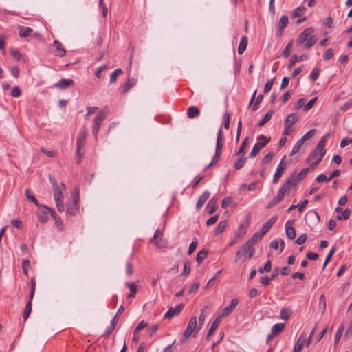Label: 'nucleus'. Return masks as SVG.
<instances>
[{
	"label": "nucleus",
	"mask_w": 352,
	"mask_h": 352,
	"mask_svg": "<svg viewBox=\"0 0 352 352\" xmlns=\"http://www.w3.org/2000/svg\"><path fill=\"white\" fill-rule=\"evenodd\" d=\"M50 182L52 186L54 199L58 212H62L65 210L63 202V192L66 190V186L63 183L60 184L51 175L49 176Z\"/></svg>",
	"instance_id": "obj_1"
},
{
	"label": "nucleus",
	"mask_w": 352,
	"mask_h": 352,
	"mask_svg": "<svg viewBox=\"0 0 352 352\" xmlns=\"http://www.w3.org/2000/svg\"><path fill=\"white\" fill-rule=\"evenodd\" d=\"M295 186V177L294 175L288 179L282 185L279 189L277 195L269 203L267 208H271L273 206L277 205L280 201H282L285 195L287 190H290L292 186Z\"/></svg>",
	"instance_id": "obj_2"
},
{
	"label": "nucleus",
	"mask_w": 352,
	"mask_h": 352,
	"mask_svg": "<svg viewBox=\"0 0 352 352\" xmlns=\"http://www.w3.org/2000/svg\"><path fill=\"white\" fill-rule=\"evenodd\" d=\"M86 138L87 132L85 131H81L77 137L75 151V157L77 164H80L82 161Z\"/></svg>",
	"instance_id": "obj_3"
},
{
	"label": "nucleus",
	"mask_w": 352,
	"mask_h": 352,
	"mask_svg": "<svg viewBox=\"0 0 352 352\" xmlns=\"http://www.w3.org/2000/svg\"><path fill=\"white\" fill-rule=\"evenodd\" d=\"M327 135H324L318 143L315 149L309 154L307 160V162L316 160L318 157H321V160L326 154V150L324 149L325 143L327 140Z\"/></svg>",
	"instance_id": "obj_4"
},
{
	"label": "nucleus",
	"mask_w": 352,
	"mask_h": 352,
	"mask_svg": "<svg viewBox=\"0 0 352 352\" xmlns=\"http://www.w3.org/2000/svg\"><path fill=\"white\" fill-rule=\"evenodd\" d=\"M270 142V138L263 135H258L257 137V142L254 145L249 154V157L251 159L254 158L258 154L261 149L264 148Z\"/></svg>",
	"instance_id": "obj_5"
},
{
	"label": "nucleus",
	"mask_w": 352,
	"mask_h": 352,
	"mask_svg": "<svg viewBox=\"0 0 352 352\" xmlns=\"http://www.w3.org/2000/svg\"><path fill=\"white\" fill-rule=\"evenodd\" d=\"M254 254V246L247 241L243 245L241 248L236 252L234 262L236 263L243 256H247L248 258H251L253 257Z\"/></svg>",
	"instance_id": "obj_6"
},
{
	"label": "nucleus",
	"mask_w": 352,
	"mask_h": 352,
	"mask_svg": "<svg viewBox=\"0 0 352 352\" xmlns=\"http://www.w3.org/2000/svg\"><path fill=\"white\" fill-rule=\"evenodd\" d=\"M200 329V326L197 325V317H191L188 323L187 328L184 333V340L188 339L193 333H195L193 336L195 337Z\"/></svg>",
	"instance_id": "obj_7"
},
{
	"label": "nucleus",
	"mask_w": 352,
	"mask_h": 352,
	"mask_svg": "<svg viewBox=\"0 0 352 352\" xmlns=\"http://www.w3.org/2000/svg\"><path fill=\"white\" fill-rule=\"evenodd\" d=\"M52 47H54V55L58 57H63L66 54V50L63 47V44L58 40H55L52 45Z\"/></svg>",
	"instance_id": "obj_8"
},
{
	"label": "nucleus",
	"mask_w": 352,
	"mask_h": 352,
	"mask_svg": "<svg viewBox=\"0 0 352 352\" xmlns=\"http://www.w3.org/2000/svg\"><path fill=\"white\" fill-rule=\"evenodd\" d=\"M184 305L181 303L175 307H170L164 316V319H170L175 316H177L183 309Z\"/></svg>",
	"instance_id": "obj_9"
},
{
	"label": "nucleus",
	"mask_w": 352,
	"mask_h": 352,
	"mask_svg": "<svg viewBox=\"0 0 352 352\" xmlns=\"http://www.w3.org/2000/svg\"><path fill=\"white\" fill-rule=\"evenodd\" d=\"M314 28L312 27L305 29L298 36L296 40V44L298 45H302L307 38L314 33Z\"/></svg>",
	"instance_id": "obj_10"
},
{
	"label": "nucleus",
	"mask_w": 352,
	"mask_h": 352,
	"mask_svg": "<svg viewBox=\"0 0 352 352\" xmlns=\"http://www.w3.org/2000/svg\"><path fill=\"white\" fill-rule=\"evenodd\" d=\"M239 303V300L237 298H233L228 306L226 307L221 313V314L219 316L221 318L228 316L229 314H230L236 308V305Z\"/></svg>",
	"instance_id": "obj_11"
},
{
	"label": "nucleus",
	"mask_w": 352,
	"mask_h": 352,
	"mask_svg": "<svg viewBox=\"0 0 352 352\" xmlns=\"http://www.w3.org/2000/svg\"><path fill=\"white\" fill-rule=\"evenodd\" d=\"M107 115L102 111H100L97 114L94 120V126L93 129V132L95 136H96L97 135L100 124L102 122V121L105 119Z\"/></svg>",
	"instance_id": "obj_12"
},
{
	"label": "nucleus",
	"mask_w": 352,
	"mask_h": 352,
	"mask_svg": "<svg viewBox=\"0 0 352 352\" xmlns=\"http://www.w3.org/2000/svg\"><path fill=\"white\" fill-rule=\"evenodd\" d=\"M277 219L276 216H274L270 218L261 228V229L258 231V232L263 236L271 229L273 225L275 223Z\"/></svg>",
	"instance_id": "obj_13"
},
{
	"label": "nucleus",
	"mask_w": 352,
	"mask_h": 352,
	"mask_svg": "<svg viewBox=\"0 0 352 352\" xmlns=\"http://www.w3.org/2000/svg\"><path fill=\"white\" fill-rule=\"evenodd\" d=\"M284 158L281 160V162L278 164L276 172L273 176V183L276 184L278 182L279 179L281 177L283 174L285 167L283 164Z\"/></svg>",
	"instance_id": "obj_14"
},
{
	"label": "nucleus",
	"mask_w": 352,
	"mask_h": 352,
	"mask_svg": "<svg viewBox=\"0 0 352 352\" xmlns=\"http://www.w3.org/2000/svg\"><path fill=\"white\" fill-rule=\"evenodd\" d=\"M293 221H288L285 224V232L287 234V236L289 239H294L296 237V231L294 228L293 227Z\"/></svg>",
	"instance_id": "obj_15"
},
{
	"label": "nucleus",
	"mask_w": 352,
	"mask_h": 352,
	"mask_svg": "<svg viewBox=\"0 0 352 352\" xmlns=\"http://www.w3.org/2000/svg\"><path fill=\"white\" fill-rule=\"evenodd\" d=\"M217 197L214 196L208 203L206 208L208 210V213L209 214H212L213 213L215 212L217 210Z\"/></svg>",
	"instance_id": "obj_16"
},
{
	"label": "nucleus",
	"mask_w": 352,
	"mask_h": 352,
	"mask_svg": "<svg viewBox=\"0 0 352 352\" xmlns=\"http://www.w3.org/2000/svg\"><path fill=\"white\" fill-rule=\"evenodd\" d=\"M162 235V231L160 229H157L155 232L154 236L152 239H151V242L153 243L154 245L157 246L158 248L164 247V243L162 242V240L157 241V239Z\"/></svg>",
	"instance_id": "obj_17"
},
{
	"label": "nucleus",
	"mask_w": 352,
	"mask_h": 352,
	"mask_svg": "<svg viewBox=\"0 0 352 352\" xmlns=\"http://www.w3.org/2000/svg\"><path fill=\"white\" fill-rule=\"evenodd\" d=\"M210 197V192L208 191H204L203 194L199 197L196 208L197 210H200L204 205L205 202Z\"/></svg>",
	"instance_id": "obj_18"
},
{
	"label": "nucleus",
	"mask_w": 352,
	"mask_h": 352,
	"mask_svg": "<svg viewBox=\"0 0 352 352\" xmlns=\"http://www.w3.org/2000/svg\"><path fill=\"white\" fill-rule=\"evenodd\" d=\"M200 115L199 109L195 106H190L187 109V116L190 119L198 117Z\"/></svg>",
	"instance_id": "obj_19"
},
{
	"label": "nucleus",
	"mask_w": 352,
	"mask_h": 352,
	"mask_svg": "<svg viewBox=\"0 0 352 352\" xmlns=\"http://www.w3.org/2000/svg\"><path fill=\"white\" fill-rule=\"evenodd\" d=\"M221 316H218L214 320V322L212 323L211 324V327L207 333V336H206V339H209V338L212 335V333L216 331V329H217L219 324V322L221 321Z\"/></svg>",
	"instance_id": "obj_20"
},
{
	"label": "nucleus",
	"mask_w": 352,
	"mask_h": 352,
	"mask_svg": "<svg viewBox=\"0 0 352 352\" xmlns=\"http://www.w3.org/2000/svg\"><path fill=\"white\" fill-rule=\"evenodd\" d=\"M292 314V309L290 307H283L280 309V317L284 320H288Z\"/></svg>",
	"instance_id": "obj_21"
},
{
	"label": "nucleus",
	"mask_w": 352,
	"mask_h": 352,
	"mask_svg": "<svg viewBox=\"0 0 352 352\" xmlns=\"http://www.w3.org/2000/svg\"><path fill=\"white\" fill-rule=\"evenodd\" d=\"M305 345L306 346V339L304 338L303 335H301L300 336L297 342H296L294 349L297 351L301 352Z\"/></svg>",
	"instance_id": "obj_22"
},
{
	"label": "nucleus",
	"mask_w": 352,
	"mask_h": 352,
	"mask_svg": "<svg viewBox=\"0 0 352 352\" xmlns=\"http://www.w3.org/2000/svg\"><path fill=\"white\" fill-rule=\"evenodd\" d=\"M289 22L288 17L286 15L281 16L278 21V32L279 34L281 35L283 30L286 28Z\"/></svg>",
	"instance_id": "obj_23"
},
{
	"label": "nucleus",
	"mask_w": 352,
	"mask_h": 352,
	"mask_svg": "<svg viewBox=\"0 0 352 352\" xmlns=\"http://www.w3.org/2000/svg\"><path fill=\"white\" fill-rule=\"evenodd\" d=\"M248 43V39L246 36H243L241 38L239 45L238 47V53L242 54L247 48Z\"/></svg>",
	"instance_id": "obj_24"
},
{
	"label": "nucleus",
	"mask_w": 352,
	"mask_h": 352,
	"mask_svg": "<svg viewBox=\"0 0 352 352\" xmlns=\"http://www.w3.org/2000/svg\"><path fill=\"white\" fill-rule=\"evenodd\" d=\"M32 31L33 30L30 27H25L21 25L19 27V36L23 38L30 36Z\"/></svg>",
	"instance_id": "obj_25"
},
{
	"label": "nucleus",
	"mask_w": 352,
	"mask_h": 352,
	"mask_svg": "<svg viewBox=\"0 0 352 352\" xmlns=\"http://www.w3.org/2000/svg\"><path fill=\"white\" fill-rule=\"evenodd\" d=\"M309 171V168H304L302 169L298 175H296L295 173H292L289 178H291L294 175L295 177V186L296 185L297 181H300L307 175Z\"/></svg>",
	"instance_id": "obj_26"
},
{
	"label": "nucleus",
	"mask_w": 352,
	"mask_h": 352,
	"mask_svg": "<svg viewBox=\"0 0 352 352\" xmlns=\"http://www.w3.org/2000/svg\"><path fill=\"white\" fill-rule=\"evenodd\" d=\"M247 232V227L243 225H241L237 230L235 232L234 237L236 240H241L245 234Z\"/></svg>",
	"instance_id": "obj_27"
},
{
	"label": "nucleus",
	"mask_w": 352,
	"mask_h": 352,
	"mask_svg": "<svg viewBox=\"0 0 352 352\" xmlns=\"http://www.w3.org/2000/svg\"><path fill=\"white\" fill-rule=\"evenodd\" d=\"M47 213H50L52 214V216L54 217L55 219H56V217L55 216V212L51 208H50L48 207H45L44 214L39 215V217H38L39 221L41 223H45L48 220V218L45 215Z\"/></svg>",
	"instance_id": "obj_28"
},
{
	"label": "nucleus",
	"mask_w": 352,
	"mask_h": 352,
	"mask_svg": "<svg viewBox=\"0 0 352 352\" xmlns=\"http://www.w3.org/2000/svg\"><path fill=\"white\" fill-rule=\"evenodd\" d=\"M73 83V80L72 79H61L57 83H56V87L58 89H65L67 86L72 85Z\"/></svg>",
	"instance_id": "obj_29"
},
{
	"label": "nucleus",
	"mask_w": 352,
	"mask_h": 352,
	"mask_svg": "<svg viewBox=\"0 0 352 352\" xmlns=\"http://www.w3.org/2000/svg\"><path fill=\"white\" fill-rule=\"evenodd\" d=\"M298 120V116L295 113H291L287 116L285 120V125L287 126H292Z\"/></svg>",
	"instance_id": "obj_30"
},
{
	"label": "nucleus",
	"mask_w": 352,
	"mask_h": 352,
	"mask_svg": "<svg viewBox=\"0 0 352 352\" xmlns=\"http://www.w3.org/2000/svg\"><path fill=\"white\" fill-rule=\"evenodd\" d=\"M285 325L284 323H276L272 328V335L277 336L280 334L284 329Z\"/></svg>",
	"instance_id": "obj_31"
},
{
	"label": "nucleus",
	"mask_w": 352,
	"mask_h": 352,
	"mask_svg": "<svg viewBox=\"0 0 352 352\" xmlns=\"http://www.w3.org/2000/svg\"><path fill=\"white\" fill-rule=\"evenodd\" d=\"M124 307L122 305H121L119 307L116 316L111 320V331L113 329L114 327L118 324V320H119V316L122 313L124 312Z\"/></svg>",
	"instance_id": "obj_32"
},
{
	"label": "nucleus",
	"mask_w": 352,
	"mask_h": 352,
	"mask_svg": "<svg viewBox=\"0 0 352 352\" xmlns=\"http://www.w3.org/2000/svg\"><path fill=\"white\" fill-rule=\"evenodd\" d=\"M126 285L130 289V294H129V298H134L135 296V294L137 292V285L134 283L127 282Z\"/></svg>",
	"instance_id": "obj_33"
},
{
	"label": "nucleus",
	"mask_w": 352,
	"mask_h": 352,
	"mask_svg": "<svg viewBox=\"0 0 352 352\" xmlns=\"http://www.w3.org/2000/svg\"><path fill=\"white\" fill-rule=\"evenodd\" d=\"M32 300H30V298H29V300L28 301V302L26 304V306H25V310H24L23 314V318L24 321H25L28 318V317L31 313Z\"/></svg>",
	"instance_id": "obj_34"
},
{
	"label": "nucleus",
	"mask_w": 352,
	"mask_h": 352,
	"mask_svg": "<svg viewBox=\"0 0 352 352\" xmlns=\"http://www.w3.org/2000/svg\"><path fill=\"white\" fill-rule=\"evenodd\" d=\"M317 38L316 36L311 35L307 40V41L304 44V48L305 49H309L311 48L317 42Z\"/></svg>",
	"instance_id": "obj_35"
},
{
	"label": "nucleus",
	"mask_w": 352,
	"mask_h": 352,
	"mask_svg": "<svg viewBox=\"0 0 352 352\" xmlns=\"http://www.w3.org/2000/svg\"><path fill=\"white\" fill-rule=\"evenodd\" d=\"M136 80L133 78H129L122 86V93L127 92L132 87L135 85Z\"/></svg>",
	"instance_id": "obj_36"
},
{
	"label": "nucleus",
	"mask_w": 352,
	"mask_h": 352,
	"mask_svg": "<svg viewBox=\"0 0 352 352\" xmlns=\"http://www.w3.org/2000/svg\"><path fill=\"white\" fill-rule=\"evenodd\" d=\"M239 157L234 163V168L236 170L241 169L246 162L245 155H238Z\"/></svg>",
	"instance_id": "obj_37"
},
{
	"label": "nucleus",
	"mask_w": 352,
	"mask_h": 352,
	"mask_svg": "<svg viewBox=\"0 0 352 352\" xmlns=\"http://www.w3.org/2000/svg\"><path fill=\"white\" fill-rule=\"evenodd\" d=\"M272 115H273L272 111H268L265 115L263 118L260 122H258V123L257 124L258 126L261 127V126H264L267 122H269L270 120Z\"/></svg>",
	"instance_id": "obj_38"
},
{
	"label": "nucleus",
	"mask_w": 352,
	"mask_h": 352,
	"mask_svg": "<svg viewBox=\"0 0 352 352\" xmlns=\"http://www.w3.org/2000/svg\"><path fill=\"white\" fill-rule=\"evenodd\" d=\"M318 309L322 314H324L326 310V300L324 294L319 298Z\"/></svg>",
	"instance_id": "obj_39"
},
{
	"label": "nucleus",
	"mask_w": 352,
	"mask_h": 352,
	"mask_svg": "<svg viewBox=\"0 0 352 352\" xmlns=\"http://www.w3.org/2000/svg\"><path fill=\"white\" fill-rule=\"evenodd\" d=\"M263 238V236L261 235V234L258 232H256L254 233L251 238L248 241L250 245H252L253 246L258 243L261 239Z\"/></svg>",
	"instance_id": "obj_40"
},
{
	"label": "nucleus",
	"mask_w": 352,
	"mask_h": 352,
	"mask_svg": "<svg viewBox=\"0 0 352 352\" xmlns=\"http://www.w3.org/2000/svg\"><path fill=\"white\" fill-rule=\"evenodd\" d=\"M78 212V208L72 203L68 204L67 205V213L70 215H75Z\"/></svg>",
	"instance_id": "obj_41"
},
{
	"label": "nucleus",
	"mask_w": 352,
	"mask_h": 352,
	"mask_svg": "<svg viewBox=\"0 0 352 352\" xmlns=\"http://www.w3.org/2000/svg\"><path fill=\"white\" fill-rule=\"evenodd\" d=\"M305 10L306 8L305 7H298L293 11L292 16L293 18L300 17L305 13Z\"/></svg>",
	"instance_id": "obj_42"
},
{
	"label": "nucleus",
	"mask_w": 352,
	"mask_h": 352,
	"mask_svg": "<svg viewBox=\"0 0 352 352\" xmlns=\"http://www.w3.org/2000/svg\"><path fill=\"white\" fill-rule=\"evenodd\" d=\"M226 226H227V221H221L218 224V226H217V228L215 230V234L216 235H219L221 233H222L225 230Z\"/></svg>",
	"instance_id": "obj_43"
},
{
	"label": "nucleus",
	"mask_w": 352,
	"mask_h": 352,
	"mask_svg": "<svg viewBox=\"0 0 352 352\" xmlns=\"http://www.w3.org/2000/svg\"><path fill=\"white\" fill-rule=\"evenodd\" d=\"M208 252L205 250L199 251L196 256V261L198 263H201L207 256Z\"/></svg>",
	"instance_id": "obj_44"
},
{
	"label": "nucleus",
	"mask_w": 352,
	"mask_h": 352,
	"mask_svg": "<svg viewBox=\"0 0 352 352\" xmlns=\"http://www.w3.org/2000/svg\"><path fill=\"white\" fill-rule=\"evenodd\" d=\"M344 329V325L342 323L340 324L338 329L337 330L336 338H335V343H334L335 345H336L339 342L340 338L342 335Z\"/></svg>",
	"instance_id": "obj_45"
},
{
	"label": "nucleus",
	"mask_w": 352,
	"mask_h": 352,
	"mask_svg": "<svg viewBox=\"0 0 352 352\" xmlns=\"http://www.w3.org/2000/svg\"><path fill=\"white\" fill-rule=\"evenodd\" d=\"M248 140L246 138L241 143L239 151L236 152V155H245V149L248 145Z\"/></svg>",
	"instance_id": "obj_46"
},
{
	"label": "nucleus",
	"mask_w": 352,
	"mask_h": 352,
	"mask_svg": "<svg viewBox=\"0 0 352 352\" xmlns=\"http://www.w3.org/2000/svg\"><path fill=\"white\" fill-rule=\"evenodd\" d=\"M320 72V69L319 68H318V67L314 68L312 70V72L309 76L310 80L313 81V82L316 80L319 76Z\"/></svg>",
	"instance_id": "obj_47"
},
{
	"label": "nucleus",
	"mask_w": 352,
	"mask_h": 352,
	"mask_svg": "<svg viewBox=\"0 0 352 352\" xmlns=\"http://www.w3.org/2000/svg\"><path fill=\"white\" fill-rule=\"evenodd\" d=\"M274 156V153L273 152H270L267 155H265L262 159V163L264 164H267L271 162L273 157Z\"/></svg>",
	"instance_id": "obj_48"
},
{
	"label": "nucleus",
	"mask_w": 352,
	"mask_h": 352,
	"mask_svg": "<svg viewBox=\"0 0 352 352\" xmlns=\"http://www.w3.org/2000/svg\"><path fill=\"white\" fill-rule=\"evenodd\" d=\"M303 142L301 141V140H298L296 144L294 146V147L292 148V150L290 153V155H294L297 152H298V151L300 149L302 145Z\"/></svg>",
	"instance_id": "obj_49"
},
{
	"label": "nucleus",
	"mask_w": 352,
	"mask_h": 352,
	"mask_svg": "<svg viewBox=\"0 0 352 352\" xmlns=\"http://www.w3.org/2000/svg\"><path fill=\"white\" fill-rule=\"evenodd\" d=\"M36 289V281L34 278H32L30 280V298L32 300L34 298V292Z\"/></svg>",
	"instance_id": "obj_50"
},
{
	"label": "nucleus",
	"mask_w": 352,
	"mask_h": 352,
	"mask_svg": "<svg viewBox=\"0 0 352 352\" xmlns=\"http://www.w3.org/2000/svg\"><path fill=\"white\" fill-rule=\"evenodd\" d=\"M292 44H293V41H290L289 43L287 45V46L285 47V48L284 49L283 53H282V55L285 57V58H287L290 53H291V47L292 46Z\"/></svg>",
	"instance_id": "obj_51"
},
{
	"label": "nucleus",
	"mask_w": 352,
	"mask_h": 352,
	"mask_svg": "<svg viewBox=\"0 0 352 352\" xmlns=\"http://www.w3.org/2000/svg\"><path fill=\"white\" fill-rule=\"evenodd\" d=\"M25 193L26 197L28 198V199L30 201L34 203L36 205H38L37 199L35 198V197L33 195L30 194V191L29 189H26Z\"/></svg>",
	"instance_id": "obj_52"
},
{
	"label": "nucleus",
	"mask_w": 352,
	"mask_h": 352,
	"mask_svg": "<svg viewBox=\"0 0 352 352\" xmlns=\"http://www.w3.org/2000/svg\"><path fill=\"white\" fill-rule=\"evenodd\" d=\"M271 268H272V263H271V261H267V263L265 264V265L263 266V267H260L258 269V272L261 273V274H263L264 272H270L271 270Z\"/></svg>",
	"instance_id": "obj_53"
},
{
	"label": "nucleus",
	"mask_w": 352,
	"mask_h": 352,
	"mask_svg": "<svg viewBox=\"0 0 352 352\" xmlns=\"http://www.w3.org/2000/svg\"><path fill=\"white\" fill-rule=\"evenodd\" d=\"M315 133H316V130L315 129H311L309 131H307L302 137V138L300 140H301L302 142H304L305 141L307 140L309 138L314 136L315 135Z\"/></svg>",
	"instance_id": "obj_54"
},
{
	"label": "nucleus",
	"mask_w": 352,
	"mask_h": 352,
	"mask_svg": "<svg viewBox=\"0 0 352 352\" xmlns=\"http://www.w3.org/2000/svg\"><path fill=\"white\" fill-rule=\"evenodd\" d=\"M224 127L226 129H229L230 123V115L229 113L226 112L223 115Z\"/></svg>",
	"instance_id": "obj_55"
},
{
	"label": "nucleus",
	"mask_w": 352,
	"mask_h": 352,
	"mask_svg": "<svg viewBox=\"0 0 352 352\" xmlns=\"http://www.w3.org/2000/svg\"><path fill=\"white\" fill-rule=\"evenodd\" d=\"M335 251H336V249H335V248H333L330 250V252L327 254L326 259L324 261V265H323V267H322L323 270L326 267L328 263L331 261L333 254L335 253Z\"/></svg>",
	"instance_id": "obj_56"
},
{
	"label": "nucleus",
	"mask_w": 352,
	"mask_h": 352,
	"mask_svg": "<svg viewBox=\"0 0 352 352\" xmlns=\"http://www.w3.org/2000/svg\"><path fill=\"white\" fill-rule=\"evenodd\" d=\"M318 98L316 97L314 98H313L312 100H311L310 101H309L304 107V111H307L309 110H310L313 107L314 105L315 104L316 100H317Z\"/></svg>",
	"instance_id": "obj_57"
},
{
	"label": "nucleus",
	"mask_w": 352,
	"mask_h": 352,
	"mask_svg": "<svg viewBox=\"0 0 352 352\" xmlns=\"http://www.w3.org/2000/svg\"><path fill=\"white\" fill-rule=\"evenodd\" d=\"M123 74L121 69H117L111 73V83L116 81L117 77Z\"/></svg>",
	"instance_id": "obj_58"
},
{
	"label": "nucleus",
	"mask_w": 352,
	"mask_h": 352,
	"mask_svg": "<svg viewBox=\"0 0 352 352\" xmlns=\"http://www.w3.org/2000/svg\"><path fill=\"white\" fill-rule=\"evenodd\" d=\"M263 99V96L262 94H260L258 96V97L256 100V102H254V104L252 107V110L253 111H256L258 109V105L262 102Z\"/></svg>",
	"instance_id": "obj_59"
},
{
	"label": "nucleus",
	"mask_w": 352,
	"mask_h": 352,
	"mask_svg": "<svg viewBox=\"0 0 352 352\" xmlns=\"http://www.w3.org/2000/svg\"><path fill=\"white\" fill-rule=\"evenodd\" d=\"M11 96L14 98H18L21 95V90L19 87L14 86L12 87L10 93Z\"/></svg>",
	"instance_id": "obj_60"
},
{
	"label": "nucleus",
	"mask_w": 352,
	"mask_h": 352,
	"mask_svg": "<svg viewBox=\"0 0 352 352\" xmlns=\"http://www.w3.org/2000/svg\"><path fill=\"white\" fill-rule=\"evenodd\" d=\"M11 54L17 60H21L23 58L22 54L19 52L18 50H16V49L11 50Z\"/></svg>",
	"instance_id": "obj_61"
},
{
	"label": "nucleus",
	"mask_w": 352,
	"mask_h": 352,
	"mask_svg": "<svg viewBox=\"0 0 352 352\" xmlns=\"http://www.w3.org/2000/svg\"><path fill=\"white\" fill-rule=\"evenodd\" d=\"M274 83V80H268L264 87L263 91L265 94H267L270 91Z\"/></svg>",
	"instance_id": "obj_62"
},
{
	"label": "nucleus",
	"mask_w": 352,
	"mask_h": 352,
	"mask_svg": "<svg viewBox=\"0 0 352 352\" xmlns=\"http://www.w3.org/2000/svg\"><path fill=\"white\" fill-rule=\"evenodd\" d=\"M307 235L305 234H302L297 238L295 243L297 245H302L305 243V241H307Z\"/></svg>",
	"instance_id": "obj_63"
},
{
	"label": "nucleus",
	"mask_w": 352,
	"mask_h": 352,
	"mask_svg": "<svg viewBox=\"0 0 352 352\" xmlns=\"http://www.w3.org/2000/svg\"><path fill=\"white\" fill-rule=\"evenodd\" d=\"M206 318V311L204 309H202L201 314L199 317V326H200V328H201L202 325L204 324Z\"/></svg>",
	"instance_id": "obj_64"
}]
</instances>
